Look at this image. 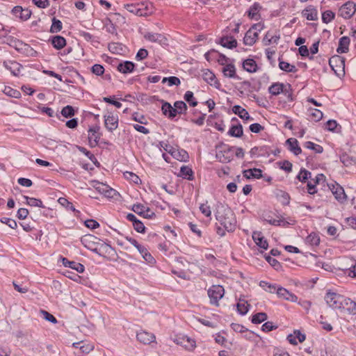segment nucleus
<instances>
[{"label":"nucleus","mask_w":356,"mask_h":356,"mask_svg":"<svg viewBox=\"0 0 356 356\" xmlns=\"http://www.w3.org/2000/svg\"><path fill=\"white\" fill-rule=\"evenodd\" d=\"M216 220L227 232L234 231L236 225V219L234 212L227 206L219 204L217 205L216 211Z\"/></svg>","instance_id":"1"},{"label":"nucleus","mask_w":356,"mask_h":356,"mask_svg":"<svg viewBox=\"0 0 356 356\" xmlns=\"http://www.w3.org/2000/svg\"><path fill=\"white\" fill-rule=\"evenodd\" d=\"M99 241L91 234L85 235L81 238V242L84 247L100 256L104 253H110L113 250L111 245L106 243H100Z\"/></svg>","instance_id":"2"},{"label":"nucleus","mask_w":356,"mask_h":356,"mask_svg":"<svg viewBox=\"0 0 356 356\" xmlns=\"http://www.w3.org/2000/svg\"><path fill=\"white\" fill-rule=\"evenodd\" d=\"M344 299L345 296L330 291L325 296L326 303L334 309H341Z\"/></svg>","instance_id":"3"},{"label":"nucleus","mask_w":356,"mask_h":356,"mask_svg":"<svg viewBox=\"0 0 356 356\" xmlns=\"http://www.w3.org/2000/svg\"><path fill=\"white\" fill-rule=\"evenodd\" d=\"M329 65L338 76L345 74V58L339 55L332 56L329 60Z\"/></svg>","instance_id":"4"},{"label":"nucleus","mask_w":356,"mask_h":356,"mask_svg":"<svg viewBox=\"0 0 356 356\" xmlns=\"http://www.w3.org/2000/svg\"><path fill=\"white\" fill-rule=\"evenodd\" d=\"M207 293L210 299V303L218 306V301L223 297L225 289L220 285H213L208 289Z\"/></svg>","instance_id":"5"},{"label":"nucleus","mask_w":356,"mask_h":356,"mask_svg":"<svg viewBox=\"0 0 356 356\" xmlns=\"http://www.w3.org/2000/svg\"><path fill=\"white\" fill-rule=\"evenodd\" d=\"M356 5L353 1H347L339 9V16L344 19H350L355 13Z\"/></svg>","instance_id":"6"},{"label":"nucleus","mask_w":356,"mask_h":356,"mask_svg":"<svg viewBox=\"0 0 356 356\" xmlns=\"http://www.w3.org/2000/svg\"><path fill=\"white\" fill-rule=\"evenodd\" d=\"M92 186L97 191L106 197H113L116 193V191L111 188L109 186L97 181H92Z\"/></svg>","instance_id":"7"},{"label":"nucleus","mask_w":356,"mask_h":356,"mask_svg":"<svg viewBox=\"0 0 356 356\" xmlns=\"http://www.w3.org/2000/svg\"><path fill=\"white\" fill-rule=\"evenodd\" d=\"M11 13L14 16L19 18L22 21L28 20L32 15V12L31 10H29V8H23L20 6H15L12 9Z\"/></svg>","instance_id":"8"},{"label":"nucleus","mask_w":356,"mask_h":356,"mask_svg":"<svg viewBox=\"0 0 356 356\" xmlns=\"http://www.w3.org/2000/svg\"><path fill=\"white\" fill-rule=\"evenodd\" d=\"M175 342L189 351H193L196 347L195 341L186 335L177 337Z\"/></svg>","instance_id":"9"},{"label":"nucleus","mask_w":356,"mask_h":356,"mask_svg":"<svg viewBox=\"0 0 356 356\" xmlns=\"http://www.w3.org/2000/svg\"><path fill=\"white\" fill-rule=\"evenodd\" d=\"M136 339L139 342L145 345H149L155 342L156 337L151 332L145 330H140V332H137Z\"/></svg>","instance_id":"10"},{"label":"nucleus","mask_w":356,"mask_h":356,"mask_svg":"<svg viewBox=\"0 0 356 356\" xmlns=\"http://www.w3.org/2000/svg\"><path fill=\"white\" fill-rule=\"evenodd\" d=\"M99 127L95 126L88 129V143L90 147H95L97 145L100 138L99 133Z\"/></svg>","instance_id":"11"},{"label":"nucleus","mask_w":356,"mask_h":356,"mask_svg":"<svg viewBox=\"0 0 356 356\" xmlns=\"http://www.w3.org/2000/svg\"><path fill=\"white\" fill-rule=\"evenodd\" d=\"M257 25H254L246 33L243 38L245 45H253L258 38V33L255 31Z\"/></svg>","instance_id":"12"},{"label":"nucleus","mask_w":356,"mask_h":356,"mask_svg":"<svg viewBox=\"0 0 356 356\" xmlns=\"http://www.w3.org/2000/svg\"><path fill=\"white\" fill-rule=\"evenodd\" d=\"M104 123L106 129L112 132L115 130L118 127V117L113 114H109L104 116Z\"/></svg>","instance_id":"13"},{"label":"nucleus","mask_w":356,"mask_h":356,"mask_svg":"<svg viewBox=\"0 0 356 356\" xmlns=\"http://www.w3.org/2000/svg\"><path fill=\"white\" fill-rule=\"evenodd\" d=\"M276 293L279 298H283L284 300L293 302H297L298 300V297L295 294L291 293L287 289L282 286H277Z\"/></svg>","instance_id":"14"},{"label":"nucleus","mask_w":356,"mask_h":356,"mask_svg":"<svg viewBox=\"0 0 356 356\" xmlns=\"http://www.w3.org/2000/svg\"><path fill=\"white\" fill-rule=\"evenodd\" d=\"M331 191L336 200L339 202L343 203L346 200L347 196L345 193L344 189L339 184L333 185Z\"/></svg>","instance_id":"15"},{"label":"nucleus","mask_w":356,"mask_h":356,"mask_svg":"<svg viewBox=\"0 0 356 356\" xmlns=\"http://www.w3.org/2000/svg\"><path fill=\"white\" fill-rule=\"evenodd\" d=\"M3 66L14 76H18L20 74L22 65L16 61H4Z\"/></svg>","instance_id":"16"},{"label":"nucleus","mask_w":356,"mask_h":356,"mask_svg":"<svg viewBox=\"0 0 356 356\" xmlns=\"http://www.w3.org/2000/svg\"><path fill=\"white\" fill-rule=\"evenodd\" d=\"M252 239L255 242V243L259 246L261 248L264 250H267L268 247V243L266 239L262 235V233L260 232H254L252 234Z\"/></svg>","instance_id":"17"},{"label":"nucleus","mask_w":356,"mask_h":356,"mask_svg":"<svg viewBox=\"0 0 356 356\" xmlns=\"http://www.w3.org/2000/svg\"><path fill=\"white\" fill-rule=\"evenodd\" d=\"M286 144L288 145V149L295 155H299L301 154L302 149L299 146L297 139L294 138H290L286 140Z\"/></svg>","instance_id":"18"},{"label":"nucleus","mask_w":356,"mask_h":356,"mask_svg":"<svg viewBox=\"0 0 356 356\" xmlns=\"http://www.w3.org/2000/svg\"><path fill=\"white\" fill-rule=\"evenodd\" d=\"M302 15L310 21L318 19V12L315 7L309 6L302 10Z\"/></svg>","instance_id":"19"},{"label":"nucleus","mask_w":356,"mask_h":356,"mask_svg":"<svg viewBox=\"0 0 356 356\" xmlns=\"http://www.w3.org/2000/svg\"><path fill=\"white\" fill-rule=\"evenodd\" d=\"M342 309L346 311L349 314L356 315V302L345 297Z\"/></svg>","instance_id":"20"},{"label":"nucleus","mask_w":356,"mask_h":356,"mask_svg":"<svg viewBox=\"0 0 356 356\" xmlns=\"http://www.w3.org/2000/svg\"><path fill=\"white\" fill-rule=\"evenodd\" d=\"M135 65L131 61H124L118 64L117 69L119 72L123 74L131 73L134 70Z\"/></svg>","instance_id":"21"},{"label":"nucleus","mask_w":356,"mask_h":356,"mask_svg":"<svg viewBox=\"0 0 356 356\" xmlns=\"http://www.w3.org/2000/svg\"><path fill=\"white\" fill-rule=\"evenodd\" d=\"M350 38L348 36H343L339 39V46L337 49L338 54L346 53L349 50Z\"/></svg>","instance_id":"22"},{"label":"nucleus","mask_w":356,"mask_h":356,"mask_svg":"<svg viewBox=\"0 0 356 356\" xmlns=\"http://www.w3.org/2000/svg\"><path fill=\"white\" fill-rule=\"evenodd\" d=\"M243 176L248 179H260L263 177L262 175V171L261 169L259 168H252V169H248L243 171Z\"/></svg>","instance_id":"23"},{"label":"nucleus","mask_w":356,"mask_h":356,"mask_svg":"<svg viewBox=\"0 0 356 356\" xmlns=\"http://www.w3.org/2000/svg\"><path fill=\"white\" fill-rule=\"evenodd\" d=\"M232 111L234 114L237 115L239 118L244 120H252L248 112L239 105L234 106L232 107Z\"/></svg>","instance_id":"24"},{"label":"nucleus","mask_w":356,"mask_h":356,"mask_svg":"<svg viewBox=\"0 0 356 356\" xmlns=\"http://www.w3.org/2000/svg\"><path fill=\"white\" fill-rule=\"evenodd\" d=\"M193 118L191 119V121L193 123L197 124L199 126H202L204 124L206 113H202L197 109H193Z\"/></svg>","instance_id":"25"},{"label":"nucleus","mask_w":356,"mask_h":356,"mask_svg":"<svg viewBox=\"0 0 356 356\" xmlns=\"http://www.w3.org/2000/svg\"><path fill=\"white\" fill-rule=\"evenodd\" d=\"M137 250L147 263L149 264H153L155 263L154 258L152 257V255L149 253V252L145 247L140 245Z\"/></svg>","instance_id":"26"},{"label":"nucleus","mask_w":356,"mask_h":356,"mask_svg":"<svg viewBox=\"0 0 356 356\" xmlns=\"http://www.w3.org/2000/svg\"><path fill=\"white\" fill-rule=\"evenodd\" d=\"M166 151L169 152V153L171 154V155L177 159V160L179 161H186L189 156H188V154L187 153L186 151L184 150V149H181V150H173V151H171V150H168V148H165V149Z\"/></svg>","instance_id":"27"},{"label":"nucleus","mask_w":356,"mask_h":356,"mask_svg":"<svg viewBox=\"0 0 356 356\" xmlns=\"http://www.w3.org/2000/svg\"><path fill=\"white\" fill-rule=\"evenodd\" d=\"M140 11H141L140 16H149L154 12V7L150 2H143L139 3Z\"/></svg>","instance_id":"28"},{"label":"nucleus","mask_w":356,"mask_h":356,"mask_svg":"<svg viewBox=\"0 0 356 356\" xmlns=\"http://www.w3.org/2000/svg\"><path fill=\"white\" fill-rule=\"evenodd\" d=\"M145 38L150 42L165 43L166 38L160 33H147L145 35Z\"/></svg>","instance_id":"29"},{"label":"nucleus","mask_w":356,"mask_h":356,"mask_svg":"<svg viewBox=\"0 0 356 356\" xmlns=\"http://www.w3.org/2000/svg\"><path fill=\"white\" fill-rule=\"evenodd\" d=\"M233 147L229 148L227 150L220 151L216 154V157L222 163H229L232 159V151Z\"/></svg>","instance_id":"30"},{"label":"nucleus","mask_w":356,"mask_h":356,"mask_svg":"<svg viewBox=\"0 0 356 356\" xmlns=\"http://www.w3.org/2000/svg\"><path fill=\"white\" fill-rule=\"evenodd\" d=\"M63 264L65 266L76 270L78 273H83L85 270L83 264L75 261H70L66 258H63Z\"/></svg>","instance_id":"31"},{"label":"nucleus","mask_w":356,"mask_h":356,"mask_svg":"<svg viewBox=\"0 0 356 356\" xmlns=\"http://www.w3.org/2000/svg\"><path fill=\"white\" fill-rule=\"evenodd\" d=\"M243 67L245 71L250 73L257 72L258 68L256 61L252 58L245 60L243 62Z\"/></svg>","instance_id":"32"},{"label":"nucleus","mask_w":356,"mask_h":356,"mask_svg":"<svg viewBox=\"0 0 356 356\" xmlns=\"http://www.w3.org/2000/svg\"><path fill=\"white\" fill-rule=\"evenodd\" d=\"M275 194L276 195V197L280 202L284 205H287L290 202V196L289 193H287L286 191L280 190V189H276L275 191Z\"/></svg>","instance_id":"33"},{"label":"nucleus","mask_w":356,"mask_h":356,"mask_svg":"<svg viewBox=\"0 0 356 356\" xmlns=\"http://www.w3.org/2000/svg\"><path fill=\"white\" fill-rule=\"evenodd\" d=\"M51 44L56 49H61L66 45V40L60 35H55L51 38Z\"/></svg>","instance_id":"34"},{"label":"nucleus","mask_w":356,"mask_h":356,"mask_svg":"<svg viewBox=\"0 0 356 356\" xmlns=\"http://www.w3.org/2000/svg\"><path fill=\"white\" fill-rule=\"evenodd\" d=\"M161 111L164 115L170 119H173L175 117V111L174 107L168 102H164L161 106Z\"/></svg>","instance_id":"35"},{"label":"nucleus","mask_w":356,"mask_h":356,"mask_svg":"<svg viewBox=\"0 0 356 356\" xmlns=\"http://www.w3.org/2000/svg\"><path fill=\"white\" fill-rule=\"evenodd\" d=\"M284 85L282 83H274L268 88V92L272 95H278L282 92H285Z\"/></svg>","instance_id":"36"},{"label":"nucleus","mask_w":356,"mask_h":356,"mask_svg":"<svg viewBox=\"0 0 356 356\" xmlns=\"http://www.w3.org/2000/svg\"><path fill=\"white\" fill-rule=\"evenodd\" d=\"M305 243L312 247H316L320 243V237L318 234L312 232L307 236Z\"/></svg>","instance_id":"37"},{"label":"nucleus","mask_w":356,"mask_h":356,"mask_svg":"<svg viewBox=\"0 0 356 356\" xmlns=\"http://www.w3.org/2000/svg\"><path fill=\"white\" fill-rule=\"evenodd\" d=\"M174 110L175 111V116L177 114H185L188 109L186 104L183 101H177L174 103Z\"/></svg>","instance_id":"38"},{"label":"nucleus","mask_w":356,"mask_h":356,"mask_svg":"<svg viewBox=\"0 0 356 356\" xmlns=\"http://www.w3.org/2000/svg\"><path fill=\"white\" fill-rule=\"evenodd\" d=\"M222 46L225 47H227L229 49H232L236 47L237 45V41L233 37H224L221 38L220 42Z\"/></svg>","instance_id":"39"},{"label":"nucleus","mask_w":356,"mask_h":356,"mask_svg":"<svg viewBox=\"0 0 356 356\" xmlns=\"http://www.w3.org/2000/svg\"><path fill=\"white\" fill-rule=\"evenodd\" d=\"M222 73L228 78H236V68L234 65L228 64L222 68Z\"/></svg>","instance_id":"40"},{"label":"nucleus","mask_w":356,"mask_h":356,"mask_svg":"<svg viewBox=\"0 0 356 356\" xmlns=\"http://www.w3.org/2000/svg\"><path fill=\"white\" fill-rule=\"evenodd\" d=\"M180 176L188 180L193 179V172L188 166H182L180 169Z\"/></svg>","instance_id":"41"},{"label":"nucleus","mask_w":356,"mask_h":356,"mask_svg":"<svg viewBox=\"0 0 356 356\" xmlns=\"http://www.w3.org/2000/svg\"><path fill=\"white\" fill-rule=\"evenodd\" d=\"M228 134L231 136L239 138L243 135L242 125L238 124L237 125H232L229 129Z\"/></svg>","instance_id":"42"},{"label":"nucleus","mask_w":356,"mask_h":356,"mask_svg":"<svg viewBox=\"0 0 356 356\" xmlns=\"http://www.w3.org/2000/svg\"><path fill=\"white\" fill-rule=\"evenodd\" d=\"M279 67L286 72H296L298 70L295 65L283 60H279Z\"/></svg>","instance_id":"43"},{"label":"nucleus","mask_w":356,"mask_h":356,"mask_svg":"<svg viewBox=\"0 0 356 356\" xmlns=\"http://www.w3.org/2000/svg\"><path fill=\"white\" fill-rule=\"evenodd\" d=\"M204 79L211 86L217 87V85L219 84L216 76L211 71H208L204 74Z\"/></svg>","instance_id":"44"},{"label":"nucleus","mask_w":356,"mask_h":356,"mask_svg":"<svg viewBox=\"0 0 356 356\" xmlns=\"http://www.w3.org/2000/svg\"><path fill=\"white\" fill-rule=\"evenodd\" d=\"M249 305L244 300H240L236 305L237 311L241 315H245L248 312Z\"/></svg>","instance_id":"45"},{"label":"nucleus","mask_w":356,"mask_h":356,"mask_svg":"<svg viewBox=\"0 0 356 356\" xmlns=\"http://www.w3.org/2000/svg\"><path fill=\"white\" fill-rule=\"evenodd\" d=\"M260 8V5L258 3H254L248 10V17L250 19H257V16Z\"/></svg>","instance_id":"46"},{"label":"nucleus","mask_w":356,"mask_h":356,"mask_svg":"<svg viewBox=\"0 0 356 356\" xmlns=\"http://www.w3.org/2000/svg\"><path fill=\"white\" fill-rule=\"evenodd\" d=\"M24 199L26 200V204L31 207H38L40 208H44V206L40 199H36L34 197H29L28 196H24Z\"/></svg>","instance_id":"47"},{"label":"nucleus","mask_w":356,"mask_h":356,"mask_svg":"<svg viewBox=\"0 0 356 356\" xmlns=\"http://www.w3.org/2000/svg\"><path fill=\"white\" fill-rule=\"evenodd\" d=\"M267 314L264 312H259L252 316V323L254 324H259L267 319Z\"/></svg>","instance_id":"48"},{"label":"nucleus","mask_w":356,"mask_h":356,"mask_svg":"<svg viewBox=\"0 0 356 356\" xmlns=\"http://www.w3.org/2000/svg\"><path fill=\"white\" fill-rule=\"evenodd\" d=\"M81 342L74 343L73 346L79 348L82 353H89L94 348V346L90 343L81 345Z\"/></svg>","instance_id":"49"},{"label":"nucleus","mask_w":356,"mask_h":356,"mask_svg":"<svg viewBox=\"0 0 356 356\" xmlns=\"http://www.w3.org/2000/svg\"><path fill=\"white\" fill-rule=\"evenodd\" d=\"M4 94L8 97L18 99L21 97V93L19 90L13 89L9 86H6L3 90Z\"/></svg>","instance_id":"50"},{"label":"nucleus","mask_w":356,"mask_h":356,"mask_svg":"<svg viewBox=\"0 0 356 356\" xmlns=\"http://www.w3.org/2000/svg\"><path fill=\"white\" fill-rule=\"evenodd\" d=\"M63 28L62 22L57 19L56 17H54L52 19V24L50 27V32L51 33H58L61 31Z\"/></svg>","instance_id":"51"},{"label":"nucleus","mask_w":356,"mask_h":356,"mask_svg":"<svg viewBox=\"0 0 356 356\" xmlns=\"http://www.w3.org/2000/svg\"><path fill=\"white\" fill-rule=\"evenodd\" d=\"M184 100L188 103V104L193 107L197 105V102L194 97L193 92L191 91H187L184 95Z\"/></svg>","instance_id":"52"},{"label":"nucleus","mask_w":356,"mask_h":356,"mask_svg":"<svg viewBox=\"0 0 356 356\" xmlns=\"http://www.w3.org/2000/svg\"><path fill=\"white\" fill-rule=\"evenodd\" d=\"M304 146L307 149L314 150L316 153H322L323 151V148L322 146L318 144H315L311 141L306 142Z\"/></svg>","instance_id":"53"},{"label":"nucleus","mask_w":356,"mask_h":356,"mask_svg":"<svg viewBox=\"0 0 356 356\" xmlns=\"http://www.w3.org/2000/svg\"><path fill=\"white\" fill-rule=\"evenodd\" d=\"M124 8L131 13H134L138 16H140L141 11H140L139 3L137 4H125Z\"/></svg>","instance_id":"54"},{"label":"nucleus","mask_w":356,"mask_h":356,"mask_svg":"<svg viewBox=\"0 0 356 356\" xmlns=\"http://www.w3.org/2000/svg\"><path fill=\"white\" fill-rule=\"evenodd\" d=\"M58 202L61 206L66 208L67 209L72 211L74 212L76 211V209H75L74 207L73 206L72 203L69 202L66 198L60 197L58 199Z\"/></svg>","instance_id":"55"},{"label":"nucleus","mask_w":356,"mask_h":356,"mask_svg":"<svg viewBox=\"0 0 356 356\" xmlns=\"http://www.w3.org/2000/svg\"><path fill=\"white\" fill-rule=\"evenodd\" d=\"M259 286L264 290L270 293H273L277 289V286L276 285L270 284L265 281H261L259 282Z\"/></svg>","instance_id":"56"},{"label":"nucleus","mask_w":356,"mask_h":356,"mask_svg":"<svg viewBox=\"0 0 356 356\" xmlns=\"http://www.w3.org/2000/svg\"><path fill=\"white\" fill-rule=\"evenodd\" d=\"M334 17H335L334 13H333L331 10H326V11L323 12L322 14V21L325 24H328L332 19H334Z\"/></svg>","instance_id":"57"},{"label":"nucleus","mask_w":356,"mask_h":356,"mask_svg":"<svg viewBox=\"0 0 356 356\" xmlns=\"http://www.w3.org/2000/svg\"><path fill=\"white\" fill-rule=\"evenodd\" d=\"M162 82H168V86H179L181 83L179 79L177 76L165 77Z\"/></svg>","instance_id":"58"},{"label":"nucleus","mask_w":356,"mask_h":356,"mask_svg":"<svg viewBox=\"0 0 356 356\" xmlns=\"http://www.w3.org/2000/svg\"><path fill=\"white\" fill-rule=\"evenodd\" d=\"M61 114L65 118H70L74 115V110L72 106H66L61 110Z\"/></svg>","instance_id":"59"},{"label":"nucleus","mask_w":356,"mask_h":356,"mask_svg":"<svg viewBox=\"0 0 356 356\" xmlns=\"http://www.w3.org/2000/svg\"><path fill=\"white\" fill-rule=\"evenodd\" d=\"M124 176L126 179H129V181L134 184H138L140 181V179L139 178V177L131 172H125L124 173Z\"/></svg>","instance_id":"60"},{"label":"nucleus","mask_w":356,"mask_h":356,"mask_svg":"<svg viewBox=\"0 0 356 356\" xmlns=\"http://www.w3.org/2000/svg\"><path fill=\"white\" fill-rule=\"evenodd\" d=\"M309 112H310V115L312 116L313 120L314 121L318 122V121L321 120L323 118V113L318 109L310 108Z\"/></svg>","instance_id":"61"},{"label":"nucleus","mask_w":356,"mask_h":356,"mask_svg":"<svg viewBox=\"0 0 356 356\" xmlns=\"http://www.w3.org/2000/svg\"><path fill=\"white\" fill-rule=\"evenodd\" d=\"M311 177V172L305 169L301 170L297 178L302 182L306 181Z\"/></svg>","instance_id":"62"},{"label":"nucleus","mask_w":356,"mask_h":356,"mask_svg":"<svg viewBox=\"0 0 356 356\" xmlns=\"http://www.w3.org/2000/svg\"><path fill=\"white\" fill-rule=\"evenodd\" d=\"M91 71L93 74L97 76L103 75L104 73V68L102 65L95 64L92 65Z\"/></svg>","instance_id":"63"},{"label":"nucleus","mask_w":356,"mask_h":356,"mask_svg":"<svg viewBox=\"0 0 356 356\" xmlns=\"http://www.w3.org/2000/svg\"><path fill=\"white\" fill-rule=\"evenodd\" d=\"M147 207L143 205V204H134L133 207H132V210L140 215V216H143V214L145 213V209H147Z\"/></svg>","instance_id":"64"}]
</instances>
